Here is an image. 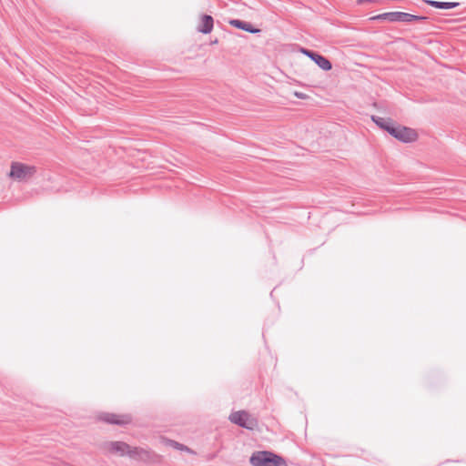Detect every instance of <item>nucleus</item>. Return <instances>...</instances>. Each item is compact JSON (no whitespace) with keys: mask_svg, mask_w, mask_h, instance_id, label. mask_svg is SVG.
<instances>
[{"mask_svg":"<svg viewBox=\"0 0 466 466\" xmlns=\"http://www.w3.org/2000/svg\"><path fill=\"white\" fill-rule=\"evenodd\" d=\"M106 451L117 456H129L136 460H146L149 457L148 451L142 448L131 447L122 441H112L106 445Z\"/></svg>","mask_w":466,"mask_h":466,"instance_id":"nucleus-1","label":"nucleus"},{"mask_svg":"<svg viewBox=\"0 0 466 466\" xmlns=\"http://www.w3.org/2000/svg\"><path fill=\"white\" fill-rule=\"evenodd\" d=\"M249 462L252 466H288L284 458L268 451L253 452Z\"/></svg>","mask_w":466,"mask_h":466,"instance_id":"nucleus-2","label":"nucleus"},{"mask_svg":"<svg viewBox=\"0 0 466 466\" xmlns=\"http://www.w3.org/2000/svg\"><path fill=\"white\" fill-rule=\"evenodd\" d=\"M36 170L34 166H30L21 162H12L8 177L15 181H25L31 178Z\"/></svg>","mask_w":466,"mask_h":466,"instance_id":"nucleus-3","label":"nucleus"},{"mask_svg":"<svg viewBox=\"0 0 466 466\" xmlns=\"http://www.w3.org/2000/svg\"><path fill=\"white\" fill-rule=\"evenodd\" d=\"M371 20H387L389 22H412L423 20L424 17L410 15L404 12H388L383 13L370 18Z\"/></svg>","mask_w":466,"mask_h":466,"instance_id":"nucleus-4","label":"nucleus"},{"mask_svg":"<svg viewBox=\"0 0 466 466\" xmlns=\"http://www.w3.org/2000/svg\"><path fill=\"white\" fill-rule=\"evenodd\" d=\"M390 134L403 143L415 142L419 138V134L415 129L400 125L390 127Z\"/></svg>","mask_w":466,"mask_h":466,"instance_id":"nucleus-5","label":"nucleus"},{"mask_svg":"<svg viewBox=\"0 0 466 466\" xmlns=\"http://www.w3.org/2000/svg\"><path fill=\"white\" fill-rule=\"evenodd\" d=\"M228 419L232 423L248 430H255L258 426L257 420L245 410L232 412Z\"/></svg>","mask_w":466,"mask_h":466,"instance_id":"nucleus-6","label":"nucleus"},{"mask_svg":"<svg viewBox=\"0 0 466 466\" xmlns=\"http://www.w3.org/2000/svg\"><path fill=\"white\" fill-rule=\"evenodd\" d=\"M300 52L313 60L322 70L329 71L332 68L331 63L323 56L305 48H301Z\"/></svg>","mask_w":466,"mask_h":466,"instance_id":"nucleus-7","label":"nucleus"},{"mask_svg":"<svg viewBox=\"0 0 466 466\" xmlns=\"http://www.w3.org/2000/svg\"><path fill=\"white\" fill-rule=\"evenodd\" d=\"M102 420L108 423L125 425L131 422V417L128 414L105 413Z\"/></svg>","mask_w":466,"mask_h":466,"instance_id":"nucleus-8","label":"nucleus"},{"mask_svg":"<svg viewBox=\"0 0 466 466\" xmlns=\"http://www.w3.org/2000/svg\"><path fill=\"white\" fill-rule=\"evenodd\" d=\"M213 18L208 15H204L201 16V21L198 25V31L203 34H208L213 30Z\"/></svg>","mask_w":466,"mask_h":466,"instance_id":"nucleus-9","label":"nucleus"},{"mask_svg":"<svg viewBox=\"0 0 466 466\" xmlns=\"http://www.w3.org/2000/svg\"><path fill=\"white\" fill-rule=\"evenodd\" d=\"M427 3L435 8L441 9H451L456 7L459 4L453 2H438V1H427Z\"/></svg>","mask_w":466,"mask_h":466,"instance_id":"nucleus-10","label":"nucleus"},{"mask_svg":"<svg viewBox=\"0 0 466 466\" xmlns=\"http://www.w3.org/2000/svg\"><path fill=\"white\" fill-rule=\"evenodd\" d=\"M373 120L376 122V124L379 127H380L381 128L385 129L389 133H390V127H394V125L392 123H390V121H388V120H385V119H382V118H380V119H377V120H375L373 118Z\"/></svg>","mask_w":466,"mask_h":466,"instance_id":"nucleus-11","label":"nucleus"},{"mask_svg":"<svg viewBox=\"0 0 466 466\" xmlns=\"http://www.w3.org/2000/svg\"><path fill=\"white\" fill-rule=\"evenodd\" d=\"M171 447L177 449V450H179V451H187V452H190L192 453L193 451L187 448V446L183 445V444H180L178 442H176L174 441H168L167 442Z\"/></svg>","mask_w":466,"mask_h":466,"instance_id":"nucleus-12","label":"nucleus"},{"mask_svg":"<svg viewBox=\"0 0 466 466\" xmlns=\"http://www.w3.org/2000/svg\"><path fill=\"white\" fill-rule=\"evenodd\" d=\"M229 24L237 28L243 29L247 23L240 20H231Z\"/></svg>","mask_w":466,"mask_h":466,"instance_id":"nucleus-13","label":"nucleus"},{"mask_svg":"<svg viewBox=\"0 0 466 466\" xmlns=\"http://www.w3.org/2000/svg\"><path fill=\"white\" fill-rule=\"evenodd\" d=\"M294 96L299 99L306 100L309 98V96L303 92L295 91Z\"/></svg>","mask_w":466,"mask_h":466,"instance_id":"nucleus-14","label":"nucleus"},{"mask_svg":"<svg viewBox=\"0 0 466 466\" xmlns=\"http://www.w3.org/2000/svg\"><path fill=\"white\" fill-rule=\"evenodd\" d=\"M242 30H245L247 32H250V33H258L259 32V29H253L251 27V25L250 24H246L244 28Z\"/></svg>","mask_w":466,"mask_h":466,"instance_id":"nucleus-15","label":"nucleus"}]
</instances>
